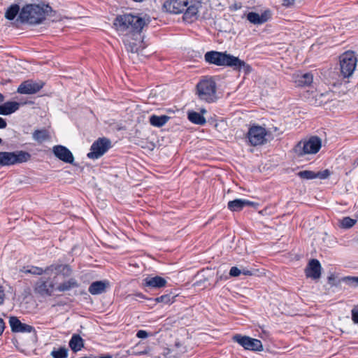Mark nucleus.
I'll list each match as a JSON object with an SVG mask.
<instances>
[{"label": "nucleus", "mask_w": 358, "mask_h": 358, "mask_svg": "<svg viewBox=\"0 0 358 358\" xmlns=\"http://www.w3.org/2000/svg\"><path fill=\"white\" fill-rule=\"evenodd\" d=\"M234 6H235V9L238 10V9H240L241 8V3L235 4Z\"/></svg>", "instance_id": "47"}, {"label": "nucleus", "mask_w": 358, "mask_h": 358, "mask_svg": "<svg viewBox=\"0 0 358 358\" xmlns=\"http://www.w3.org/2000/svg\"><path fill=\"white\" fill-rule=\"evenodd\" d=\"M188 120L191 122L199 125H203L206 122L205 117L199 113L195 111L188 113Z\"/></svg>", "instance_id": "28"}, {"label": "nucleus", "mask_w": 358, "mask_h": 358, "mask_svg": "<svg viewBox=\"0 0 358 358\" xmlns=\"http://www.w3.org/2000/svg\"><path fill=\"white\" fill-rule=\"evenodd\" d=\"M305 272L306 275L308 278L313 279L320 278L321 275V265L320 262L315 259H311L309 262Z\"/></svg>", "instance_id": "18"}, {"label": "nucleus", "mask_w": 358, "mask_h": 358, "mask_svg": "<svg viewBox=\"0 0 358 358\" xmlns=\"http://www.w3.org/2000/svg\"><path fill=\"white\" fill-rule=\"evenodd\" d=\"M0 115H6L3 104L0 105Z\"/></svg>", "instance_id": "44"}, {"label": "nucleus", "mask_w": 358, "mask_h": 358, "mask_svg": "<svg viewBox=\"0 0 358 358\" xmlns=\"http://www.w3.org/2000/svg\"><path fill=\"white\" fill-rule=\"evenodd\" d=\"M170 119V117L166 115H152L149 117L150 124L155 127H161L164 126Z\"/></svg>", "instance_id": "23"}, {"label": "nucleus", "mask_w": 358, "mask_h": 358, "mask_svg": "<svg viewBox=\"0 0 358 358\" xmlns=\"http://www.w3.org/2000/svg\"><path fill=\"white\" fill-rule=\"evenodd\" d=\"M99 358H112V356L109 355H106L101 356Z\"/></svg>", "instance_id": "48"}, {"label": "nucleus", "mask_w": 358, "mask_h": 358, "mask_svg": "<svg viewBox=\"0 0 358 358\" xmlns=\"http://www.w3.org/2000/svg\"><path fill=\"white\" fill-rule=\"evenodd\" d=\"M20 6L17 4L11 5L6 11L5 17L9 20H13L20 14Z\"/></svg>", "instance_id": "29"}, {"label": "nucleus", "mask_w": 358, "mask_h": 358, "mask_svg": "<svg viewBox=\"0 0 358 358\" xmlns=\"http://www.w3.org/2000/svg\"><path fill=\"white\" fill-rule=\"evenodd\" d=\"M352 320L355 323L358 324V309L352 310Z\"/></svg>", "instance_id": "36"}, {"label": "nucleus", "mask_w": 358, "mask_h": 358, "mask_svg": "<svg viewBox=\"0 0 358 358\" xmlns=\"http://www.w3.org/2000/svg\"><path fill=\"white\" fill-rule=\"evenodd\" d=\"M4 328H5V323L3 322V320L0 318V335L2 334L3 330H4Z\"/></svg>", "instance_id": "41"}, {"label": "nucleus", "mask_w": 358, "mask_h": 358, "mask_svg": "<svg viewBox=\"0 0 358 358\" xmlns=\"http://www.w3.org/2000/svg\"><path fill=\"white\" fill-rule=\"evenodd\" d=\"M241 271L236 266H233L229 271V275L231 277H237L240 275Z\"/></svg>", "instance_id": "34"}, {"label": "nucleus", "mask_w": 358, "mask_h": 358, "mask_svg": "<svg viewBox=\"0 0 358 358\" xmlns=\"http://www.w3.org/2000/svg\"><path fill=\"white\" fill-rule=\"evenodd\" d=\"M83 339L78 334H73L69 341V347L71 349L76 352L80 351L83 348Z\"/></svg>", "instance_id": "25"}, {"label": "nucleus", "mask_w": 358, "mask_h": 358, "mask_svg": "<svg viewBox=\"0 0 358 358\" xmlns=\"http://www.w3.org/2000/svg\"><path fill=\"white\" fill-rule=\"evenodd\" d=\"M109 286L107 280H99L93 282L89 287L88 291L92 295H98L104 293Z\"/></svg>", "instance_id": "21"}, {"label": "nucleus", "mask_w": 358, "mask_h": 358, "mask_svg": "<svg viewBox=\"0 0 358 358\" xmlns=\"http://www.w3.org/2000/svg\"><path fill=\"white\" fill-rule=\"evenodd\" d=\"M199 6L200 3L195 0H166L163 4V9L173 14L184 12L183 20L191 23L197 19Z\"/></svg>", "instance_id": "2"}, {"label": "nucleus", "mask_w": 358, "mask_h": 358, "mask_svg": "<svg viewBox=\"0 0 358 358\" xmlns=\"http://www.w3.org/2000/svg\"><path fill=\"white\" fill-rule=\"evenodd\" d=\"M267 135L268 132L264 127L253 124L248 129L247 138L251 145L257 146L264 145L267 142Z\"/></svg>", "instance_id": "10"}, {"label": "nucleus", "mask_w": 358, "mask_h": 358, "mask_svg": "<svg viewBox=\"0 0 358 358\" xmlns=\"http://www.w3.org/2000/svg\"><path fill=\"white\" fill-rule=\"evenodd\" d=\"M357 62V57L353 52H345L341 55V73L344 78H348L352 76L356 68Z\"/></svg>", "instance_id": "9"}, {"label": "nucleus", "mask_w": 358, "mask_h": 358, "mask_svg": "<svg viewBox=\"0 0 358 358\" xmlns=\"http://www.w3.org/2000/svg\"><path fill=\"white\" fill-rule=\"evenodd\" d=\"M176 295H171L166 294L155 299H148L149 301H153L155 303H162L164 304H171L175 301Z\"/></svg>", "instance_id": "27"}, {"label": "nucleus", "mask_w": 358, "mask_h": 358, "mask_svg": "<svg viewBox=\"0 0 358 358\" xmlns=\"http://www.w3.org/2000/svg\"><path fill=\"white\" fill-rule=\"evenodd\" d=\"M233 341L238 343L245 350L251 351H262L263 345L262 341L247 336L236 334L233 336Z\"/></svg>", "instance_id": "11"}, {"label": "nucleus", "mask_w": 358, "mask_h": 358, "mask_svg": "<svg viewBox=\"0 0 358 358\" xmlns=\"http://www.w3.org/2000/svg\"><path fill=\"white\" fill-rule=\"evenodd\" d=\"M322 146L321 139L313 136L308 139L300 141L293 148V151L297 157H302L308 154H316Z\"/></svg>", "instance_id": "6"}, {"label": "nucleus", "mask_w": 358, "mask_h": 358, "mask_svg": "<svg viewBox=\"0 0 358 358\" xmlns=\"http://www.w3.org/2000/svg\"><path fill=\"white\" fill-rule=\"evenodd\" d=\"M20 272L34 275H42L35 283V293L43 297L52 296L55 292H66L80 287V283L71 277L72 267L68 264L54 263L45 268L35 266H23Z\"/></svg>", "instance_id": "1"}, {"label": "nucleus", "mask_w": 358, "mask_h": 358, "mask_svg": "<svg viewBox=\"0 0 358 358\" xmlns=\"http://www.w3.org/2000/svg\"><path fill=\"white\" fill-rule=\"evenodd\" d=\"M248 20L254 24H262L268 20L266 13L259 15L255 12H250L247 15Z\"/></svg>", "instance_id": "22"}, {"label": "nucleus", "mask_w": 358, "mask_h": 358, "mask_svg": "<svg viewBox=\"0 0 358 358\" xmlns=\"http://www.w3.org/2000/svg\"><path fill=\"white\" fill-rule=\"evenodd\" d=\"M54 155L60 160L71 164L74 160V157L71 152L65 146L55 145L52 148Z\"/></svg>", "instance_id": "16"}, {"label": "nucleus", "mask_w": 358, "mask_h": 358, "mask_svg": "<svg viewBox=\"0 0 358 358\" xmlns=\"http://www.w3.org/2000/svg\"><path fill=\"white\" fill-rule=\"evenodd\" d=\"M110 148V141L106 138H99L91 146L90 152L87 154L90 159H98Z\"/></svg>", "instance_id": "12"}, {"label": "nucleus", "mask_w": 358, "mask_h": 358, "mask_svg": "<svg viewBox=\"0 0 358 358\" xmlns=\"http://www.w3.org/2000/svg\"><path fill=\"white\" fill-rule=\"evenodd\" d=\"M167 281L162 277L156 275L154 277L148 276L143 281V285L150 288L159 289L164 287Z\"/></svg>", "instance_id": "20"}, {"label": "nucleus", "mask_w": 358, "mask_h": 358, "mask_svg": "<svg viewBox=\"0 0 358 358\" xmlns=\"http://www.w3.org/2000/svg\"><path fill=\"white\" fill-rule=\"evenodd\" d=\"M32 137L36 142L42 143L50 138V134L46 129H37L32 134Z\"/></svg>", "instance_id": "26"}, {"label": "nucleus", "mask_w": 358, "mask_h": 358, "mask_svg": "<svg viewBox=\"0 0 358 358\" xmlns=\"http://www.w3.org/2000/svg\"><path fill=\"white\" fill-rule=\"evenodd\" d=\"M2 143V139L0 138V144Z\"/></svg>", "instance_id": "50"}, {"label": "nucleus", "mask_w": 358, "mask_h": 358, "mask_svg": "<svg viewBox=\"0 0 358 358\" xmlns=\"http://www.w3.org/2000/svg\"><path fill=\"white\" fill-rule=\"evenodd\" d=\"M196 91L201 100L212 103L217 99L216 83L211 78L201 80L196 85Z\"/></svg>", "instance_id": "7"}, {"label": "nucleus", "mask_w": 358, "mask_h": 358, "mask_svg": "<svg viewBox=\"0 0 358 358\" xmlns=\"http://www.w3.org/2000/svg\"><path fill=\"white\" fill-rule=\"evenodd\" d=\"M5 299V292L2 286L0 285V305L3 304Z\"/></svg>", "instance_id": "38"}, {"label": "nucleus", "mask_w": 358, "mask_h": 358, "mask_svg": "<svg viewBox=\"0 0 358 358\" xmlns=\"http://www.w3.org/2000/svg\"><path fill=\"white\" fill-rule=\"evenodd\" d=\"M3 101H4V96L1 93H0V103L3 102Z\"/></svg>", "instance_id": "46"}, {"label": "nucleus", "mask_w": 358, "mask_h": 358, "mask_svg": "<svg viewBox=\"0 0 358 358\" xmlns=\"http://www.w3.org/2000/svg\"><path fill=\"white\" fill-rule=\"evenodd\" d=\"M50 355L53 358H67L68 350L64 347L54 349Z\"/></svg>", "instance_id": "31"}, {"label": "nucleus", "mask_w": 358, "mask_h": 358, "mask_svg": "<svg viewBox=\"0 0 358 358\" xmlns=\"http://www.w3.org/2000/svg\"><path fill=\"white\" fill-rule=\"evenodd\" d=\"M201 113H206V110H204V109L201 110Z\"/></svg>", "instance_id": "49"}, {"label": "nucleus", "mask_w": 358, "mask_h": 358, "mask_svg": "<svg viewBox=\"0 0 358 358\" xmlns=\"http://www.w3.org/2000/svg\"><path fill=\"white\" fill-rule=\"evenodd\" d=\"M296 176L301 179H326L333 176V171L328 169L317 172L311 171H299L296 173Z\"/></svg>", "instance_id": "13"}, {"label": "nucleus", "mask_w": 358, "mask_h": 358, "mask_svg": "<svg viewBox=\"0 0 358 358\" xmlns=\"http://www.w3.org/2000/svg\"><path fill=\"white\" fill-rule=\"evenodd\" d=\"M342 281L351 287H358V276H346Z\"/></svg>", "instance_id": "32"}, {"label": "nucleus", "mask_w": 358, "mask_h": 358, "mask_svg": "<svg viewBox=\"0 0 358 358\" xmlns=\"http://www.w3.org/2000/svg\"><path fill=\"white\" fill-rule=\"evenodd\" d=\"M124 43L127 50L132 53H138L145 48L143 41L137 42L136 41H129L128 40H124Z\"/></svg>", "instance_id": "24"}, {"label": "nucleus", "mask_w": 358, "mask_h": 358, "mask_svg": "<svg viewBox=\"0 0 358 358\" xmlns=\"http://www.w3.org/2000/svg\"><path fill=\"white\" fill-rule=\"evenodd\" d=\"M134 296H136V297H139L141 299H148L149 298H147L143 294L141 293V292H136L134 294H133Z\"/></svg>", "instance_id": "42"}, {"label": "nucleus", "mask_w": 358, "mask_h": 358, "mask_svg": "<svg viewBox=\"0 0 358 358\" xmlns=\"http://www.w3.org/2000/svg\"><path fill=\"white\" fill-rule=\"evenodd\" d=\"M258 204L257 203L244 199H234L229 201L227 203V208L233 212L241 211L245 206L256 208Z\"/></svg>", "instance_id": "17"}, {"label": "nucleus", "mask_w": 358, "mask_h": 358, "mask_svg": "<svg viewBox=\"0 0 358 358\" xmlns=\"http://www.w3.org/2000/svg\"><path fill=\"white\" fill-rule=\"evenodd\" d=\"M31 155L27 151L0 152V166H10L27 162Z\"/></svg>", "instance_id": "8"}, {"label": "nucleus", "mask_w": 358, "mask_h": 358, "mask_svg": "<svg viewBox=\"0 0 358 358\" xmlns=\"http://www.w3.org/2000/svg\"><path fill=\"white\" fill-rule=\"evenodd\" d=\"M241 273H243L245 275H252V272L248 269H243V271H241Z\"/></svg>", "instance_id": "43"}, {"label": "nucleus", "mask_w": 358, "mask_h": 358, "mask_svg": "<svg viewBox=\"0 0 358 358\" xmlns=\"http://www.w3.org/2000/svg\"><path fill=\"white\" fill-rule=\"evenodd\" d=\"M357 222L356 220L352 219L350 217H343L341 222V227L344 229H349L353 227Z\"/></svg>", "instance_id": "33"}, {"label": "nucleus", "mask_w": 358, "mask_h": 358, "mask_svg": "<svg viewBox=\"0 0 358 358\" xmlns=\"http://www.w3.org/2000/svg\"><path fill=\"white\" fill-rule=\"evenodd\" d=\"M20 103L16 101H7L3 103L6 115H10L17 111L20 108Z\"/></svg>", "instance_id": "30"}, {"label": "nucleus", "mask_w": 358, "mask_h": 358, "mask_svg": "<svg viewBox=\"0 0 358 358\" xmlns=\"http://www.w3.org/2000/svg\"><path fill=\"white\" fill-rule=\"evenodd\" d=\"M43 86L42 83H36L29 80L22 83L19 85L17 92L23 94H33L40 91Z\"/></svg>", "instance_id": "14"}, {"label": "nucleus", "mask_w": 358, "mask_h": 358, "mask_svg": "<svg viewBox=\"0 0 358 358\" xmlns=\"http://www.w3.org/2000/svg\"><path fill=\"white\" fill-rule=\"evenodd\" d=\"M292 79L296 86H310L313 81V76L311 73H297L292 76Z\"/></svg>", "instance_id": "19"}, {"label": "nucleus", "mask_w": 358, "mask_h": 358, "mask_svg": "<svg viewBox=\"0 0 358 358\" xmlns=\"http://www.w3.org/2000/svg\"><path fill=\"white\" fill-rule=\"evenodd\" d=\"M150 22L149 17H141L131 13H124L117 15L113 24L118 31L139 34Z\"/></svg>", "instance_id": "4"}, {"label": "nucleus", "mask_w": 358, "mask_h": 358, "mask_svg": "<svg viewBox=\"0 0 358 358\" xmlns=\"http://www.w3.org/2000/svg\"><path fill=\"white\" fill-rule=\"evenodd\" d=\"M295 0H283L282 5L286 8L292 6L294 4Z\"/></svg>", "instance_id": "37"}, {"label": "nucleus", "mask_w": 358, "mask_h": 358, "mask_svg": "<svg viewBox=\"0 0 358 358\" xmlns=\"http://www.w3.org/2000/svg\"><path fill=\"white\" fill-rule=\"evenodd\" d=\"M7 126L6 121L3 119L2 117H0V129H5Z\"/></svg>", "instance_id": "40"}, {"label": "nucleus", "mask_w": 358, "mask_h": 358, "mask_svg": "<svg viewBox=\"0 0 358 358\" xmlns=\"http://www.w3.org/2000/svg\"><path fill=\"white\" fill-rule=\"evenodd\" d=\"M171 350L170 349H166L165 351L164 352L163 355L166 358H172V357H175L176 355H171Z\"/></svg>", "instance_id": "39"}, {"label": "nucleus", "mask_w": 358, "mask_h": 358, "mask_svg": "<svg viewBox=\"0 0 358 358\" xmlns=\"http://www.w3.org/2000/svg\"><path fill=\"white\" fill-rule=\"evenodd\" d=\"M52 11V8L48 4H27L21 9L19 19L22 22L38 24Z\"/></svg>", "instance_id": "5"}, {"label": "nucleus", "mask_w": 358, "mask_h": 358, "mask_svg": "<svg viewBox=\"0 0 358 358\" xmlns=\"http://www.w3.org/2000/svg\"><path fill=\"white\" fill-rule=\"evenodd\" d=\"M147 353H148V351L147 350H144V351L136 352V355H145Z\"/></svg>", "instance_id": "45"}, {"label": "nucleus", "mask_w": 358, "mask_h": 358, "mask_svg": "<svg viewBox=\"0 0 358 358\" xmlns=\"http://www.w3.org/2000/svg\"><path fill=\"white\" fill-rule=\"evenodd\" d=\"M149 336L148 333L145 330H139L136 333V336L138 338H146Z\"/></svg>", "instance_id": "35"}, {"label": "nucleus", "mask_w": 358, "mask_h": 358, "mask_svg": "<svg viewBox=\"0 0 358 358\" xmlns=\"http://www.w3.org/2000/svg\"><path fill=\"white\" fill-rule=\"evenodd\" d=\"M9 324L11 331L15 333H31L34 331V327L21 322V321L15 316L9 318Z\"/></svg>", "instance_id": "15"}, {"label": "nucleus", "mask_w": 358, "mask_h": 358, "mask_svg": "<svg viewBox=\"0 0 358 358\" xmlns=\"http://www.w3.org/2000/svg\"><path fill=\"white\" fill-rule=\"evenodd\" d=\"M205 61L216 66H225L234 70H243L246 74L251 71V67L238 57L228 54L227 52L208 51L204 55Z\"/></svg>", "instance_id": "3"}]
</instances>
